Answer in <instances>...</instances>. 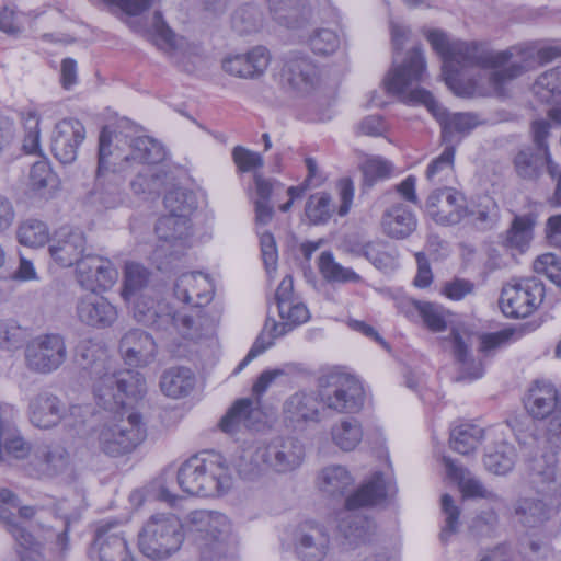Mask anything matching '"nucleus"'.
Returning a JSON list of instances; mask_svg holds the SVG:
<instances>
[{"label": "nucleus", "mask_w": 561, "mask_h": 561, "mask_svg": "<svg viewBox=\"0 0 561 561\" xmlns=\"http://www.w3.org/2000/svg\"><path fill=\"white\" fill-rule=\"evenodd\" d=\"M9 506L18 507L16 495L8 489H0V520L4 523L7 530L21 547V550H18L20 561H43L39 545L35 542L30 531L14 520Z\"/></svg>", "instance_id": "nucleus-20"}, {"label": "nucleus", "mask_w": 561, "mask_h": 561, "mask_svg": "<svg viewBox=\"0 0 561 561\" xmlns=\"http://www.w3.org/2000/svg\"><path fill=\"white\" fill-rule=\"evenodd\" d=\"M535 224L536 216L534 214L516 216L506 232L504 245L523 252L533 238Z\"/></svg>", "instance_id": "nucleus-46"}, {"label": "nucleus", "mask_w": 561, "mask_h": 561, "mask_svg": "<svg viewBox=\"0 0 561 561\" xmlns=\"http://www.w3.org/2000/svg\"><path fill=\"white\" fill-rule=\"evenodd\" d=\"M176 479L183 492L196 496H217L232 485L231 470L226 458L216 451H202L184 461Z\"/></svg>", "instance_id": "nucleus-4"}, {"label": "nucleus", "mask_w": 561, "mask_h": 561, "mask_svg": "<svg viewBox=\"0 0 561 561\" xmlns=\"http://www.w3.org/2000/svg\"><path fill=\"white\" fill-rule=\"evenodd\" d=\"M392 491L381 472H375L358 490L347 496L345 506L337 513L339 534L350 543L357 546L370 540L373 525L364 516L354 511L383 501Z\"/></svg>", "instance_id": "nucleus-5"}, {"label": "nucleus", "mask_w": 561, "mask_h": 561, "mask_svg": "<svg viewBox=\"0 0 561 561\" xmlns=\"http://www.w3.org/2000/svg\"><path fill=\"white\" fill-rule=\"evenodd\" d=\"M278 314L283 321L277 322L273 318L265 320L261 333L255 339L247 356L236 368V373L242 370L251 360L270 348L274 344L275 339L287 334L294 328L307 322L310 318L307 306L297 300L286 304L284 309H278Z\"/></svg>", "instance_id": "nucleus-13"}, {"label": "nucleus", "mask_w": 561, "mask_h": 561, "mask_svg": "<svg viewBox=\"0 0 561 561\" xmlns=\"http://www.w3.org/2000/svg\"><path fill=\"white\" fill-rule=\"evenodd\" d=\"M525 408L535 419H545L557 408V389L545 381H536L525 398Z\"/></svg>", "instance_id": "nucleus-37"}, {"label": "nucleus", "mask_w": 561, "mask_h": 561, "mask_svg": "<svg viewBox=\"0 0 561 561\" xmlns=\"http://www.w3.org/2000/svg\"><path fill=\"white\" fill-rule=\"evenodd\" d=\"M76 311L80 322L96 329L112 327L118 317L116 307L93 291L78 300Z\"/></svg>", "instance_id": "nucleus-30"}, {"label": "nucleus", "mask_w": 561, "mask_h": 561, "mask_svg": "<svg viewBox=\"0 0 561 561\" xmlns=\"http://www.w3.org/2000/svg\"><path fill=\"white\" fill-rule=\"evenodd\" d=\"M117 277L118 273L114 264L103 256L88 253L78 262V282L90 291L110 289L116 283Z\"/></svg>", "instance_id": "nucleus-25"}, {"label": "nucleus", "mask_w": 561, "mask_h": 561, "mask_svg": "<svg viewBox=\"0 0 561 561\" xmlns=\"http://www.w3.org/2000/svg\"><path fill=\"white\" fill-rule=\"evenodd\" d=\"M108 130L111 136V145L108 146L110 151H114L116 148H119L126 158L117 159L114 162H107V170L113 168L116 170L117 168H122V164L130 161V156L127 153V139L131 136V133H127L126 129L133 130L134 126L126 118L121 119L116 125H106L102 128L99 136V145L101 144V137L105 130Z\"/></svg>", "instance_id": "nucleus-47"}, {"label": "nucleus", "mask_w": 561, "mask_h": 561, "mask_svg": "<svg viewBox=\"0 0 561 561\" xmlns=\"http://www.w3.org/2000/svg\"><path fill=\"white\" fill-rule=\"evenodd\" d=\"M18 241L26 247L37 248L44 245L49 238L47 226L39 220L28 219L20 225L16 231Z\"/></svg>", "instance_id": "nucleus-55"}, {"label": "nucleus", "mask_w": 561, "mask_h": 561, "mask_svg": "<svg viewBox=\"0 0 561 561\" xmlns=\"http://www.w3.org/2000/svg\"><path fill=\"white\" fill-rule=\"evenodd\" d=\"M187 531L199 550L201 561H233L236 545L226 515L194 511L188 515Z\"/></svg>", "instance_id": "nucleus-6"}, {"label": "nucleus", "mask_w": 561, "mask_h": 561, "mask_svg": "<svg viewBox=\"0 0 561 561\" xmlns=\"http://www.w3.org/2000/svg\"><path fill=\"white\" fill-rule=\"evenodd\" d=\"M66 411L65 403L55 394L43 391L34 396L28 403L30 422L43 430H48L62 420Z\"/></svg>", "instance_id": "nucleus-34"}, {"label": "nucleus", "mask_w": 561, "mask_h": 561, "mask_svg": "<svg viewBox=\"0 0 561 561\" xmlns=\"http://www.w3.org/2000/svg\"><path fill=\"white\" fill-rule=\"evenodd\" d=\"M259 457L267 462L275 473H289L297 470L305 459V446L295 437H275L259 445Z\"/></svg>", "instance_id": "nucleus-17"}, {"label": "nucleus", "mask_w": 561, "mask_h": 561, "mask_svg": "<svg viewBox=\"0 0 561 561\" xmlns=\"http://www.w3.org/2000/svg\"><path fill=\"white\" fill-rule=\"evenodd\" d=\"M411 305L417 311L427 329L434 332H440L446 329L444 310L438 305L415 300Z\"/></svg>", "instance_id": "nucleus-64"}, {"label": "nucleus", "mask_w": 561, "mask_h": 561, "mask_svg": "<svg viewBox=\"0 0 561 561\" xmlns=\"http://www.w3.org/2000/svg\"><path fill=\"white\" fill-rule=\"evenodd\" d=\"M381 227L388 237L405 239L416 229L417 219L407 205L398 203L383 211Z\"/></svg>", "instance_id": "nucleus-35"}, {"label": "nucleus", "mask_w": 561, "mask_h": 561, "mask_svg": "<svg viewBox=\"0 0 561 561\" xmlns=\"http://www.w3.org/2000/svg\"><path fill=\"white\" fill-rule=\"evenodd\" d=\"M239 476L245 480H255L262 477L270 467L259 457V446L254 450L243 451L236 462Z\"/></svg>", "instance_id": "nucleus-58"}, {"label": "nucleus", "mask_w": 561, "mask_h": 561, "mask_svg": "<svg viewBox=\"0 0 561 561\" xmlns=\"http://www.w3.org/2000/svg\"><path fill=\"white\" fill-rule=\"evenodd\" d=\"M328 528L314 520L300 523L293 534V547L300 561H323L330 551Z\"/></svg>", "instance_id": "nucleus-19"}, {"label": "nucleus", "mask_w": 561, "mask_h": 561, "mask_svg": "<svg viewBox=\"0 0 561 561\" xmlns=\"http://www.w3.org/2000/svg\"><path fill=\"white\" fill-rule=\"evenodd\" d=\"M111 144V136L106 129L101 137L95 185L92 192L93 201L105 208H115L125 201L123 178L116 170H107V162H114L117 159L126 158V156L123 154L119 148L110 151L108 146Z\"/></svg>", "instance_id": "nucleus-11"}, {"label": "nucleus", "mask_w": 561, "mask_h": 561, "mask_svg": "<svg viewBox=\"0 0 561 561\" xmlns=\"http://www.w3.org/2000/svg\"><path fill=\"white\" fill-rule=\"evenodd\" d=\"M150 273L142 265L128 262L124 268V280L122 288V297L125 301L130 302L138 297L141 290L148 285Z\"/></svg>", "instance_id": "nucleus-48"}, {"label": "nucleus", "mask_w": 561, "mask_h": 561, "mask_svg": "<svg viewBox=\"0 0 561 561\" xmlns=\"http://www.w3.org/2000/svg\"><path fill=\"white\" fill-rule=\"evenodd\" d=\"M196 376L185 366H173L165 369L159 381L161 392L171 399L186 398L194 390Z\"/></svg>", "instance_id": "nucleus-36"}, {"label": "nucleus", "mask_w": 561, "mask_h": 561, "mask_svg": "<svg viewBox=\"0 0 561 561\" xmlns=\"http://www.w3.org/2000/svg\"><path fill=\"white\" fill-rule=\"evenodd\" d=\"M470 336H463L458 330H453L447 337L450 343L453 354L457 363L461 365L462 373L469 379H478L483 376L484 369L480 360L471 358L469 353Z\"/></svg>", "instance_id": "nucleus-41"}, {"label": "nucleus", "mask_w": 561, "mask_h": 561, "mask_svg": "<svg viewBox=\"0 0 561 561\" xmlns=\"http://www.w3.org/2000/svg\"><path fill=\"white\" fill-rule=\"evenodd\" d=\"M545 287L537 277L506 285L500 296V308L508 318H526L542 302Z\"/></svg>", "instance_id": "nucleus-15"}, {"label": "nucleus", "mask_w": 561, "mask_h": 561, "mask_svg": "<svg viewBox=\"0 0 561 561\" xmlns=\"http://www.w3.org/2000/svg\"><path fill=\"white\" fill-rule=\"evenodd\" d=\"M91 381L96 404L114 414L122 413L127 398L137 400L146 392V379L137 370H114Z\"/></svg>", "instance_id": "nucleus-9"}, {"label": "nucleus", "mask_w": 561, "mask_h": 561, "mask_svg": "<svg viewBox=\"0 0 561 561\" xmlns=\"http://www.w3.org/2000/svg\"><path fill=\"white\" fill-rule=\"evenodd\" d=\"M30 335L28 329L15 319L0 320V348L3 351H16L23 346Z\"/></svg>", "instance_id": "nucleus-53"}, {"label": "nucleus", "mask_w": 561, "mask_h": 561, "mask_svg": "<svg viewBox=\"0 0 561 561\" xmlns=\"http://www.w3.org/2000/svg\"><path fill=\"white\" fill-rule=\"evenodd\" d=\"M284 413L286 417L293 423L302 421H318V398L312 393L297 392L285 402Z\"/></svg>", "instance_id": "nucleus-42"}, {"label": "nucleus", "mask_w": 561, "mask_h": 561, "mask_svg": "<svg viewBox=\"0 0 561 561\" xmlns=\"http://www.w3.org/2000/svg\"><path fill=\"white\" fill-rule=\"evenodd\" d=\"M133 314L137 322L167 334L178 332L184 339L197 340L214 334L216 322L201 312L196 317L175 311L169 302L140 294L134 298Z\"/></svg>", "instance_id": "nucleus-3"}, {"label": "nucleus", "mask_w": 561, "mask_h": 561, "mask_svg": "<svg viewBox=\"0 0 561 561\" xmlns=\"http://www.w3.org/2000/svg\"><path fill=\"white\" fill-rule=\"evenodd\" d=\"M87 238L82 230L62 227L54 236L49 245L53 260L62 267L78 265L85 256Z\"/></svg>", "instance_id": "nucleus-28"}, {"label": "nucleus", "mask_w": 561, "mask_h": 561, "mask_svg": "<svg viewBox=\"0 0 561 561\" xmlns=\"http://www.w3.org/2000/svg\"><path fill=\"white\" fill-rule=\"evenodd\" d=\"M268 13L274 22L289 30H299L313 19L308 0H266Z\"/></svg>", "instance_id": "nucleus-32"}, {"label": "nucleus", "mask_w": 561, "mask_h": 561, "mask_svg": "<svg viewBox=\"0 0 561 561\" xmlns=\"http://www.w3.org/2000/svg\"><path fill=\"white\" fill-rule=\"evenodd\" d=\"M516 458L515 447L507 443H501L484 456L483 463L490 472L504 476L514 468Z\"/></svg>", "instance_id": "nucleus-49"}, {"label": "nucleus", "mask_w": 561, "mask_h": 561, "mask_svg": "<svg viewBox=\"0 0 561 561\" xmlns=\"http://www.w3.org/2000/svg\"><path fill=\"white\" fill-rule=\"evenodd\" d=\"M320 489L330 496H343L354 483L350 472L342 466H329L319 474Z\"/></svg>", "instance_id": "nucleus-44"}, {"label": "nucleus", "mask_w": 561, "mask_h": 561, "mask_svg": "<svg viewBox=\"0 0 561 561\" xmlns=\"http://www.w3.org/2000/svg\"><path fill=\"white\" fill-rule=\"evenodd\" d=\"M533 91L542 103H561V65L541 73Z\"/></svg>", "instance_id": "nucleus-45"}, {"label": "nucleus", "mask_w": 561, "mask_h": 561, "mask_svg": "<svg viewBox=\"0 0 561 561\" xmlns=\"http://www.w3.org/2000/svg\"><path fill=\"white\" fill-rule=\"evenodd\" d=\"M443 462L447 476L450 479L458 481L460 490L465 496L488 499L494 502L501 500L496 493L486 490L479 479L470 477L462 467L457 466L451 458L443 457Z\"/></svg>", "instance_id": "nucleus-38"}, {"label": "nucleus", "mask_w": 561, "mask_h": 561, "mask_svg": "<svg viewBox=\"0 0 561 561\" xmlns=\"http://www.w3.org/2000/svg\"><path fill=\"white\" fill-rule=\"evenodd\" d=\"M118 350L126 364L146 366L154 359L157 345L148 332L130 329L121 337Z\"/></svg>", "instance_id": "nucleus-31"}, {"label": "nucleus", "mask_w": 561, "mask_h": 561, "mask_svg": "<svg viewBox=\"0 0 561 561\" xmlns=\"http://www.w3.org/2000/svg\"><path fill=\"white\" fill-rule=\"evenodd\" d=\"M76 363L91 380L116 370L107 347L94 340H83L77 345Z\"/></svg>", "instance_id": "nucleus-29"}, {"label": "nucleus", "mask_w": 561, "mask_h": 561, "mask_svg": "<svg viewBox=\"0 0 561 561\" xmlns=\"http://www.w3.org/2000/svg\"><path fill=\"white\" fill-rule=\"evenodd\" d=\"M483 434V428L478 425L462 424L451 431L450 446L455 451L468 455L478 447Z\"/></svg>", "instance_id": "nucleus-50"}, {"label": "nucleus", "mask_w": 561, "mask_h": 561, "mask_svg": "<svg viewBox=\"0 0 561 561\" xmlns=\"http://www.w3.org/2000/svg\"><path fill=\"white\" fill-rule=\"evenodd\" d=\"M265 22L262 9L254 3H244L233 12L231 27L240 35H250L260 32Z\"/></svg>", "instance_id": "nucleus-43"}, {"label": "nucleus", "mask_w": 561, "mask_h": 561, "mask_svg": "<svg viewBox=\"0 0 561 561\" xmlns=\"http://www.w3.org/2000/svg\"><path fill=\"white\" fill-rule=\"evenodd\" d=\"M333 210L330 195L323 192L311 195L305 207L306 216L313 225L327 222L331 218Z\"/></svg>", "instance_id": "nucleus-59"}, {"label": "nucleus", "mask_w": 561, "mask_h": 561, "mask_svg": "<svg viewBox=\"0 0 561 561\" xmlns=\"http://www.w3.org/2000/svg\"><path fill=\"white\" fill-rule=\"evenodd\" d=\"M271 59L270 50L265 46L257 45L243 54L227 55L221 61V67L230 76L256 79L264 75Z\"/></svg>", "instance_id": "nucleus-27"}, {"label": "nucleus", "mask_w": 561, "mask_h": 561, "mask_svg": "<svg viewBox=\"0 0 561 561\" xmlns=\"http://www.w3.org/2000/svg\"><path fill=\"white\" fill-rule=\"evenodd\" d=\"M513 165L516 174L527 181H536L546 167L556 183L554 194L549 202L552 206H561V167L551 159L549 150L523 147L515 154Z\"/></svg>", "instance_id": "nucleus-16"}, {"label": "nucleus", "mask_w": 561, "mask_h": 561, "mask_svg": "<svg viewBox=\"0 0 561 561\" xmlns=\"http://www.w3.org/2000/svg\"><path fill=\"white\" fill-rule=\"evenodd\" d=\"M163 185V176L151 165H146L130 182L135 194H159Z\"/></svg>", "instance_id": "nucleus-62"}, {"label": "nucleus", "mask_w": 561, "mask_h": 561, "mask_svg": "<svg viewBox=\"0 0 561 561\" xmlns=\"http://www.w3.org/2000/svg\"><path fill=\"white\" fill-rule=\"evenodd\" d=\"M90 557L99 561H134L128 556L127 542L117 522H107L96 528Z\"/></svg>", "instance_id": "nucleus-23"}, {"label": "nucleus", "mask_w": 561, "mask_h": 561, "mask_svg": "<svg viewBox=\"0 0 561 561\" xmlns=\"http://www.w3.org/2000/svg\"><path fill=\"white\" fill-rule=\"evenodd\" d=\"M126 130L130 133V130ZM135 133L136 128L134 127L131 136L127 139V153L130 156V161L150 165L164 159L165 152L161 144L147 136L135 137Z\"/></svg>", "instance_id": "nucleus-39"}, {"label": "nucleus", "mask_w": 561, "mask_h": 561, "mask_svg": "<svg viewBox=\"0 0 561 561\" xmlns=\"http://www.w3.org/2000/svg\"><path fill=\"white\" fill-rule=\"evenodd\" d=\"M308 44L314 54L328 56L337 50L341 41L334 30L320 27L314 30L309 36Z\"/></svg>", "instance_id": "nucleus-60"}, {"label": "nucleus", "mask_w": 561, "mask_h": 561, "mask_svg": "<svg viewBox=\"0 0 561 561\" xmlns=\"http://www.w3.org/2000/svg\"><path fill=\"white\" fill-rule=\"evenodd\" d=\"M321 402L337 413H357L364 407L365 393L362 383L355 377L332 371L320 379Z\"/></svg>", "instance_id": "nucleus-12"}, {"label": "nucleus", "mask_w": 561, "mask_h": 561, "mask_svg": "<svg viewBox=\"0 0 561 561\" xmlns=\"http://www.w3.org/2000/svg\"><path fill=\"white\" fill-rule=\"evenodd\" d=\"M190 218L184 214H169L158 219L156 224V233L160 241L157 247V255L169 252L170 255H179L187 245L190 237Z\"/></svg>", "instance_id": "nucleus-22"}, {"label": "nucleus", "mask_w": 561, "mask_h": 561, "mask_svg": "<svg viewBox=\"0 0 561 561\" xmlns=\"http://www.w3.org/2000/svg\"><path fill=\"white\" fill-rule=\"evenodd\" d=\"M184 540L183 525L173 513H157L142 526L138 537L140 552L161 561L180 550Z\"/></svg>", "instance_id": "nucleus-8"}, {"label": "nucleus", "mask_w": 561, "mask_h": 561, "mask_svg": "<svg viewBox=\"0 0 561 561\" xmlns=\"http://www.w3.org/2000/svg\"><path fill=\"white\" fill-rule=\"evenodd\" d=\"M318 265L323 277L330 282L358 283L360 280V276L352 268L335 262L333 254L329 251L320 254Z\"/></svg>", "instance_id": "nucleus-52"}, {"label": "nucleus", "mask_w": 561, "mask_h": 561, "mask_svg": "<svg viewBox=\"0 0 561 561\" xmlns=\"http://www.w3.org/2000/svg\"><path fill=\"white\" fill-rule=\"evenodd\" d=\"M560 56V46H540L535 42L514 45L505 50H494L492 68L494 71L490 75V84L495 91L501 92L505 83L520 77L537 60L540 64H547Z\"/></svg>", "instance_id": "nucleus-7"}, {"label": "nucleus", "mask_w": 561, "mask_h": 561, "mask_svg": "<svg viewBox=\"0 0 561 561\" xmlns=\"http://www.w3.org/2000/svg\"><path fill=\"white\" fill-rule=\"evenodd\" d=\"M556 534L545 526L543 529H534V531H525L520 538V543L527 547L530 552L538 558H547L551 551V540Z\"/></svg>", "instance_id": "nucleus-57"}, {"label": "nucleus", "mask_w": 561, "mask_h": 561, "mask_svg": "<svg viewBox=\"0 0 561 561\" xmlns=\"http://www.w3.org/2000/svg\"><path fill=\"white\" fill-rule=\"evenodd\" d=\"M65 337L59 333L39 334L30 340L24 348L25 367L36 375H50L67 360Z\"/></svg>", "instance_id": "nucleus-14"}, {"label": "nucleus", "mask_w": 561, "mask_h": 561, "mask_svg": "<svg viewBox=\"0 0 561 561\" xmlns=\"http://www.w3.org/2000/svg\"><path fill=\"white\" fill-rule=\"evenodd\" d=\"M425 72L424 54L415 46L401 65L393 66L388 72L383 81L386 90L405 104L426 106L440 124L443 142L455 146L459 142V139L456 140L457 135L463 137L470 134L483 121L471 112L447 113L430 91L416 87L423 81Z\"/></svg>", "instance_id": "nucleus-1"}, {"label": "nucleus", "mask_w": 561, "mask_h": 561, "mask_svg": "<svg viewBox=\"0 0 561 561\" xmlns=\"http://www.w3.org/2000/svg\"><path fill=\"white\" fill-rule=\"evenodd\" d=\"M425 209L440 226H455L469 216L465 196L454 187L434 190L427 197Z\"/></svg>", "instance_id": "nucleus-18"}, {"label": "nucleus", "mask_w": 561, "mask_h": 561, "mask_svg": "<svg viewBox=\"0 0 561 561\" xmlns=\"http://www.w3.org/2000/svg\"><path fill=\"white\" fill-rule=\"evenodd\" d=\"M561 508V495L556 506L536 496H520L512 504V516L525 531L543 529Z\"/></svg>", "instance_id": "nucleus-21"}, {"label": "nucleus", "mask_w": 561, "mask_h": 561, "mask_svg": "<svg viewBox=\"0 0 561 561\" xmlns=\"http://www.w3.org/2000/svg\"><path fill=\"white\" fill-rule=\"evenodd\" d=\"M334 444L342 450H353L363 438L360 423L356 419H347L335 424L331 430Z\"/></svg>", "instance_id": "nucleus-51"}, {"label": "nucleus", "mask_w": 561, "mask_h": 561, "mask_svg": "<svg viewBox=\"0 0 561 561\" xmlns=\"http://www.w3.org/2000/svg\"><path fill=\"white\" fill-rule=\"evenodd\" d=\"M455 146L446 145L443 152L434 159L426 170V178L431 182L442 183L450 174L454 167Z\"/></svg>", "instance_id": "nucleus-63"}, {"label": "nucleus", "mask_w": 561, "mask_h": 561, "mask_svg": "<svg viewBox=\"0 0 561 561\" xmlns=\"http://www.w3.org/2000/svg\"><path fill=\"white\" fill-rule=\"evenodd\" d=\"M115 413L96 431L99 448L116 457L134 450L146 437V427L139 413Z\"/></svg>", "instance_id": "nucleus-10"}, {"label": "nucleus", "mask_w": 561, "mask_h": 561, "mask_svg": "<svg viewBox=\"0 0 561 561\" xmlns=\"http://www.w3.org/2000/svg\"><path fill=\"white\" fill-rule=\"evenodd\" d=\"M427 41L443 59L442 71L445 83L459 96L471 95L476 88L472 80L468 82L462 80L467 69L493 68L494 50L485 43L450 42L447 35L438 30L428 32Z\"/></svg>", "instance_id": "nucleus-2"}, {"label": "nucleus", "mask_w": 561, "mask_h": 561, "mask_svg": "<svg viewBox=\"0 0 561 561\" xmlns=\"http://www.w3.org/2000/svg\"><path fill=\"white\" fill-rule=\"evenodd\" d=\"M85 139V128L76 118H65L58 122L51 134V151L62 164L72 163L78 156V149Z\"/></svg>", "instance_id": "nucleus-26"}, {"label": "nucleus", "mask_w": 561, "mask_h": 561, "mask_svg": "<svg viewBox=\"0 0 561 561\" xmlns=\"http://www.w3.org/2000/svg\"><path fill=\"white\" fill-rule=\"evenodd\" d=\"M213 283L202 272L184 273L174 284V296L185 305L199 308L211 300Z\"/></svg>", "instance_id": "nucleus-33"}, {"label": "nucleus", "mask_w": 561, "mask_h": 561, "mask_svg": "<svg viewBox=\"0 0 561 561\" xmlns=\"http://www.w3.org/2000/svg\"><path fill=\"white\" fill-rule=\"evenodd\" d=\"M163 203L169 214H184L186 218L196 208L194 193L184 188L169 191L163 198Z\"/></svg>", "instance_id": "nucleus-61"}, {"label": "nucleus", "mask_w": 561, "mask_h": 561, "mask_svg": "<svg viewBox=\"0 0 561 561\" xmlns=\"http://www.w3.org/2000/svg\"><path fill=\"white\" fill-rule=\"evenodd\" d=\"M280 77L291 89L300 93H308L318 83L319 71L308 55L289 51L283 58Z\"/></svg>", "instance_id": "nucleus-24"}, {"label": "nucleus", "mask_w": 561, "mask_h": 561, "mask_svg": "<svg viewBox=\"0 0 561 561\" xmlns=\"http://www.w3.org/2000/svg\"><path fill=\"white\" fill-rule=\"evenodd\" d=\"M252 412V401L240 399L227 411L219 422L222 432L233 434L241 424L248 426V420Z\"/></svg>", "instance_id": "nucleus-54"}, {"label": "nucleus", "mask_w": 561, "mask_h": 561, "mask_svg": "<svg viewBox=\"0 0 561 561\" xmlns=\"http://www.w3.org/2000/svg\"><path fill=\"white\" fill-rule=\"evenodd\" d=\"M352 252L358 256H364L381 271L392 270L396 265L397 251L383 240L368 241L354 247Z\"/></svg>", "instance_id": "nucleus-40"}, {"label": "nucleus", "mask_w": 561, "mask_h": 561, "mask_svg": "<svg viewBox=\"0 0 561 561\" xmlns=\"http://www.w3.org/2000/svg\"><path fill=\"white\" fill-rule=\"evenodd\" d=\"M21 122L25 131L22 148L25 153L41 154L39 115L36 111L21 113Z\"/></svg>", "instance_id": "nucleus-56"}]
</instances>
